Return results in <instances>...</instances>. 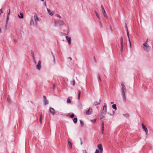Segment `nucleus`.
<instances>
[{
    "label": "nucleus",
    "mask_w": 153,
    "mask_h": 153,
    "mask_svg": "<svg viewBox=\"0 0 153 153\" xmlns=\"http://www.w3.org/2000/svg\"><path fill=\"white\" fill-rule=\"evenodd\" d=\"M39 19L36 15H34L33 16L31 17L30 19V25L36 26L37 25V22Z\"/></svg>",
    "instance_id": "obj_1"
},
{
    "label": "nucleus",
    "mask_w": 153,
    "mask_h": 153,
    "mask_svg": "<svg viewBox=\"0 0 153 153\" xmlns=\"http://www.w3.org/2000/svg\"><path fill=\"white\" fill-rule=\"evenodd\" d=\"M122 87V94L123 99L124 102L126 101V95L125 93L126 92V88L125 85L123 82L121 83Z\"/></svg>",
    "instance_id": "obj_2"
},
{
    "label": "nucleus",
    "mask_w": 153,
    "mask_h": 153,
    "mask_svg": "<svg viewBox=\"0 0 153 153\" xmlns=\"http://www.w3.org/2000/svg\"><path fill=\"white\" fill-rule=\"evenodd\" d=\"M120 45H121V49L120 51L121 52L123 51V39L122 37H121L120 39Z\"/></svg>",
    "instance_id": "obj_3"
},
{
    "label": "nucleus",
    "mask_w": 153,
    "mask_h": 153,
    "mask_svg": "<svg viewBox=\"0 0 153 153\" xmlns=\"http://www.w3.org/2000/svg\"><path fill=\"white\" fill-rule=\"evenodd\" d=\"M143 45L144 46V49L146 51H148L150 49V47L148 45V44H143Z\"/></svg>",
    "instance_id": "obj_4"
},
{
    "label": "nucleus",
    "mask_w": 153,
    "mask_h": 153,
    "mask_svg": "<svg viewBox=\"0 0 153 153\" xmlns=\"http://www.w3.org/2000/svg\"><path fill=\"white\" fill-rule=\"evenodd\" d=\"M92 109L91 108H89L86 111V114L87 115H89L92 114Z\"/></svg>",
    "instance_id": "obj_5"
},
{
    "label": "nucleus",
    "mask_w": 153,
    "mask_h": 153,
    "mask_svg": "<svg viewBox=\"0 0 153 153\" xmlns=\"http://www.w3.org/2000/svg\"><path fill=\"white\" fill-rule=\"evenodd\" d=\"M104 105L103 107V113L105 114L107 112V104L105 103H104Z\"/></svg>",
    "instance_id": "obj_6"
},
{
    "label": "nucleus",
    "mask_w": 153,
    "mask_h": 153,
    "mask_svg": "<svg viewBox=\"0 0 153 153\" xmlns=\"http://www.w3.org/2000/svg\"><path fill=\"white\" fill-rule=\"evenodd\" d=\"M102 9V12L103 14L105 17L107 18V16L105 12V11L104 9V8L102 5L101 6Z\"/></svg>",
    "instance_id": "obj_7"
},
{
    "label": "nucleus",
    "mask_w": 153,
    "mask_h": 153,
    "mask_svg": "<svg viewBox=\"0 0 153 153\" xmlns=\"http://www.w3.org/2000/svg\"><path fill=\"white\" fill-rule=\"evenodd\" d=\"M41 61L40 60L39 61L38 63L36 65V68L38 70H40L41 68Z\"/></svg>",
    "instance_id": "obj_8"
},
{
    "label": "nucleus",
    "mask_w": 153,
    "mask_h": 153,
    "mask_svg": "<svg viewBox=\"0 0 153 153\" xmlns=\"http://www.w3.org/2000/svg\"><path fill=\"white\" fill-rule=\"evenodd\" d=\"M142 127L143 129L146 132V134H147L148 133V129L147 128L143 123L142 124Z\"/></svg>",
    "instance_id": "obj_9"
},
{
    "label": "nucleus",
    "mask_w": 153,
    "mask_h": 153,
    "mask_svg": "<svg viewBox=\"0 0 153 153\" xmlns=\"http://www.w3.org/2000/svg\"><path fill=\"white\" fill-rule=\"evenodd\" d=\"M44 102L45 105H46L48 104V102L47 100L46 97L44 96H43Z\"/></svg>",
    "instance_id": "obj_10"
},
{
    "label": "nucleus",
    "mask_w": 153,
    "mask_h": 153,
    "mask_svg": "<svg viewBox=\"0 0 153 153\" xmlns=\"http://www.w3.org/2000/svg\"><path fill=\"white\" fill-rule=\"evenodd\" d=\"M50 111L52 115H54L55 113V110L53 108H51L50 109Z\"/></svg>",
    "instance_id": "obj_11"
},
{
    "label": "nucleus",
    "mask_w": 153,
    "mask_h": 153,
    "mask_svg": "<svg viewBox=\"0 0 153 153\" xmlns=\"http://www.w3.org/2000/svg\"><path fill=\"white\" fill-rule=\"evenodd\" d=\"M66 40H67L68 43L69 44H71V38L69 37L68 36H66Z\"/></svg>",
    "instance_id": "obj_12"
},
{
    "label": "nucleus",
    "mask_w": 153,
    "mask_h": 153,
    "mask_svg": "<svg viewBox=\"0 0 153 153\" xmlns=\"http://www.w3.org/2000/svg\"><path fill=\"white\" fill-rule=\"evenodd\" d=\"M47 9L48 13H49L50 15L52 16L54 14V12L53 11H52V12H51V11L48 8H47Z\"/></svg>",
    "instance_id": "obj_13"
},
{
    "label": "nucleus",
    "mask_w": 153,
    "mask_h": 153,
    "mask_svg": "<svg viewBox=\"0 0 153 153\" xmlns=\"http://www.w3.org/2000/svg\"><path fill=\"white\" fill-rule=\"evenodd\" d=\"M97 147L99 150L103 149L102 145L101 144H99L97 145Z\"/></svg>",
    "instance_id": "obj_14"
},
{
    "label": "nucleus",
    "mask_w": 153,
    "mask_h": 153,
    "mask_svg": "<svg viewBox=\"0 0 153 153\" xmlns=\"http://www.w3.org/2000/svg\"><path fill=\"white\" fill-rule=\"evenodd\" d=\"M68 144L69 146L70 147V148L71 149L72 147V143L70 141H68Z\"/></svg>",
    "instance_id": "obj_15"
},
{
    "label": "nucleus",
    "mask_w": 153,
    "mask_h": 153,
    "mask_svg": "<svg viewBox=\"0 0 153 153\" xmlns=\"http://www.w3.org/2000/svg\"><path fill=\"white\" fill-rule=\"evenodd\" d=\"M7 16H9L10 14V9H8L7 10Z\"/></svg>",
    "instance_id": "obj_16"
},
{
    "label": "nucleus",
    "mask_w": 153,
    "mask_h": 153,
    "mask_svg": "<svg viewBox=\"0 0 153 153\" xmlns=\"http://www.w3.org/2000/svg\"><path fill=\"white\" fill-rule=\"evenodd\" d=\"M100 101H99V102H95L94 103V105H97L99 104H100Z\"/></svg>",
    "instance_id": "obj_17"
},
{
    "label": "nucleus",
    "mask_w": 153,
    "mask_h": 153,
    "mask_svg": "<svg viewBox=\"0 0 153 153\" xmlns=\"http://www.w3.org/2000/svg\"><path fill=\"white\" fill-rule=\"evenodd\" d=\"M96 16L99 20V22H100V25H101V24H102L101 22V21L100 20V17L98 14H97Z\"/></svg>",
    "instance_id": "obj_18"
},
{
    "label": "nucleus",
    "mask_w": 153,
    "mask_h": 153,
    "mask_svg": "<svg viewBox=\"0 0 153 153\" xmlns=\"http://www.w3.org/2000/svg\"><path fill=\"white\" fill-rule=\"evenodd\" d=\"M112 107L113 108L115 109V110H116L117 109V107H116V105L115 104H114L112 105Z\"/></svg>",
    "instance_id": "obj_19"
},
{
    "label": "nucleus",
    "mask_w": 153,
    "mask_h": 153,
    "mask_svg": "<svg viewBox=\"0 0 153 153\" xmlns=\"http://www.w3.org/2000/svg\"><path fill=\"white\" fill-rule=\"evenodd\" d=\"M73 122H74V123H77V118H74L73 119Z\"/></svg>",
    "instance_id": "obj_20"
},
{
    "label": "nucleus",
    "mask_w": 153,
    "mask_h": 153,
    "mask_svg": "<svg viewBox=\"0 0 153 153\" xmlns=\"http://www.w3.org/2000/svg\"><path fill=\"white\" fill-rule=\"evenodd\" d=\"M80 94H81L80 91H79V94H78V100H79L80 99Z\"/></svg>",
    "instance_id": "obj_21"
},
{
    "label": "nucleus",
    "mask_w": 153,
    "mask_h": 153,
    "mask_svg": "<svg viewBox=\"0 0 153 153\" xmlns=\"http://www.w3.org/2000/svg\"><path fill=\"white\" fill-rule=\"evenodd\" d=\"M71 84L74 85L75 84V82L74 80L73 81H71Z\"/></svg>",
    "instance_id": "obj_22"
},
{
    "label": "nucleus",
    "mask_w": 153,
    "mask_h": 153,
    "mask_svg": "<svg viewBox=\"0 0 153 153\" xmlns=\"http://www.w3.org/2000/svg\"><path fill=\"white\" fill-rule=\"evenodd\" d=\"M20 14L21 15V16H20L19 15V18H23V14L22 13H20Z\"/></svg>",
    "instance_id": "obj_23"
},
{
    "label": "nucleus",
    "mask_w": 153,
    "mask_h": 153,
    "mask_svg": "<svg viewBox=\"0 0 153 153\" xmlns=\"http://www.w3.org/2000/svg\"><path fill=\"white\" fill-rule=\"evenodd\" d=\"M104 131V127L102 126V131H101V133L102 134H103Z\"/></svg>",
    "instance_id": "obj_24"
},
{
    "label": "nucleus",
    "mask_w": 153,
    "mask_h": 153,
    "mask_svg": "<svg viewBox=\"0 0 153 153\" xmlns=\"http://www.w3.org/2000/svg\"><path fill=\"white\" fill-rule=\"evenodd\" d=\"M42 114H41L40 116V123H42Z\"/></svg>",
    "instance_id": "obj_25"
},
{
    "label": "nucleus",
    "mask_w": 153,
    "mask_h": 153,
    "mask_svg": "<svg viewBox=\"0 0 153 153\" xmlns=\"http://www.w3.org/2000/svg\"><path fill=\"white\" fill-rule=\"evenodd\" d=\"M9 16H7L6 22V24H7L8 23V21L9 19Z\"/></svg>",
    "instance_id": "obj_26"
},
{
    "label": "nucleus",
    "mask_w": 153,
    "mask_h": 153,
    "mask_svg": "<svg viewBox=\"0 0 153 153\" xmlns=\"http://www.w3.org/2000/svg\"><path fill=\"white\" fill-rule=\"evenodd\" d=\"M80 121V123L81 124V126L82 127L83 126V125H84V123H83V122L82 120H81Z\"/></svg>",
    "instance_id": "obj_27"
},
{
    "label": "nucleus",
    "mask_w": 153,
    "mask_h": 153,
    "mask_svg": "<svg viewBox=\"0 0 153 153\" xmlns=\"http://www.w3.org/2000/svg\"><path fill=\"white\" fill-rule=\"evenodd\" d=\"M67 102L68 103H70L71 102V101L69 99H68L67 100Z\"/></svg>",
    "instance_id": "obj_28"
},
{
    "label": "nucleus",
    "mask_w": 153,
    "mask_h": 153,
    "mask_svg": "<svg viewBox=\"0 0 153 153\" xmlns=\"http://www.w3.org/2000/svg\"><path fill=\"white\" fill-rule=\"evenodd\" d=\"M60 25H62L63 24V20H61L60 21Z\"/></svg>",
    "instance_id": "obj_29"
},
{
    "label": "nucleus",
    "mask_w": 153,
    "mask_h": 153,
    "mask_svg": "<svg viewBox=\"0 0 153 153\" xmlns=\"http://www.w3.org/2000/svg\"><path fill=\"white\" fill-rule=\"evenodd\" d=\"M124 116L126 117H128L129 116V114H123Z\"/></svg>",
    "instance_id": "obj_30"
},
{
    "label": "nucleus",
    "mask_w": 153,
    "mask_h": 153,
    "mask_svg": "<svg viewBox=\"0 0 153 153\" xmlns=\"http://www.w3.org/2000/svg\"><path fill=\"white\" fill-rule=\"evenodd\" d=\"M96 119H95L94 120H91V121L93 123H95L96 121Z\"/></svg>",
    "instance_id": "obj_31"
},
{
    "label": "nucleus",
    "mask_w": 153,
    "mask_h": 153,
    "mask_svg": "<svg viewBox=\"0 0 153 153\" xmlns=\"http://www.w3.org/2000/svg\"><path fill=\"white\" fill-rule=\"evenodd\" d=\"M95 153H100V151L98 149H96Z\"/></svg>",
    "instance_id": "obj_32"
},
{
    "label": "nucleus",
    "mask_w": 153,
    "mask_h": 153,
    "mask_svg": "<svg viewBox=\"0 0 153 153\" xmlns=\"http://www.w3.org/2000/svg\"><path fill=\"white\" fill-rule=\"evenodd\" d=\"M31 54L32 55V56L33 58H34V55H33V51H31Z\"/></svg>",
    "instance_id": "obj_33"
},
{
    "label": "nucleus",
    "mask_w": 153,
    "mask_h": 153,
    "mask_svg": "<svg viewBox=\"0 0 153 153\" xmlns=\"http://www.w3.org/2000/svg\"><path fill=\"white\" fill-rule=\"evenodd\" d=\"M98 78H99V80L101 82V78H100V76L99 75L98 76Z\"/></svg>",
    "instance_id": "obj_34"
},
{
    "label": "nucleus",
    "mask_w": 153,
    "mask_h": 153,
    "mask_svg": "<svg viewBox=\"0 0 153 153\" xmlns=\"http://www.w3.org/2000/svg\"><path fill=\"white\" fill-rule=\"evenodd\" d=\"M74 114H72L71 116H70V117L71 118H73L74 117Z\"/></svg>",
    "instance_id": "obj_35"
},
{
    "label": "nucleus",
    "mask_w": 153,
    "mask_h": 153,
    "mask_svg": "<svg viewBox=\"0 0 153 153\" xmlns=\"http://www.w3.org/2000/svg\"><path fill=\"white\" fill-rule=\"evenodd\" d=\"M128 41H129V45H130V47H131V42H130L129 38Z\"/></svg>",
    "instance_id": "obj_36"
},
{
    "label": "nucleus",
    "mask_w": 153,
    "mask_h": 153,
    "mask_svg": "<svg viewBox=\"0 0 153 153\" xmlns=\"http://www.w3.org/2000/svg\"><path fill=\"white\" fill-rule=\"evenodd\" d=\"M3 13V12L2 10V9H0V15L1 14Z\"/></svg>",
    "instance_id": "obj_37"
},
{
    "label": "nucleus",
    "mask_w": 153,
    "mask_h": 153,
    "mask_svg": "<svg viewBox=\"0 0 153 153\" xmlns=\"http://www.w3.org/2000/svg\"><path fill=\"white\" fill-rule=\"evenodd\" d=\"M148 39H147L146 40V42L144 44H148L147 43H148Z\"/></svg>",
    "instance_id": "obj_38"
},
{
    "label": "nucleus",
    "mask_w": 153,
    "mask_h": 153,
    "mask_svg": "<svg viewBox=\"0 0 153 153\" xmlns=\"http://www.w3.org/2000/svg\"><path fill=\"white\" fill-rule=\"evenodd\" d=\"M55 88V84H53V89H54Z\"/></svg>",
    "instance_id": "obj_39"
},
{
    "label": "nucleus",
    "mask_w": 153,
    "mask_h": 153,
    "mask_svg": "<svg viewBox=\"0 0 153 153\" xmlns=\"http://www.w3.org/2000/svg\"><path fill=\"white\" fill-rule=\"evenodd\" d=\"M100 150V153H102L103 151V149Z\"/></svg>",
    "instance_id": "obj_40"
},
{
    "label": "nucleus",
    "mask_w": 153,
    "mask_h": 153,
    "mask_svg": "<svg viewBox=\"0 0 153 153\" xmlns=\"http://www.w3.org/2000/svg\"><path fill=\"white\" fill-rule=\"evenodd\" d=\"M127 36L128 37V39L129 38V36H128V31H127Z\"/></svg>",
    "instance_id": "obj_41"
},
{
    "label": "nucleus",
    "mask_w": 153,
    "mask_h": 153,
    "mask_svg": "<svg viewBox=\"0 0 153 153\" xmlns=\"http://www.w3.org/2000/svg\"><path fill=\"white\" fill-rule=\"evenodd\" d=\"M57 17H59V18H61V16L60 15H57Z\"/></svg>",
    "instance_id": "obj_42"
},
{
    "label": "nucleus",
    "mask_w": 153,
    "mask_h": 153,
    "mask_svg": "<svg viewBox=\"0 0 153 153\" xmlns=\"http://www.w3.org/2000/svg\"><path fill=\"white\" fill-rule=\"evenodd\" d=\"M7 101L8 102H10V99L8 98H7Z\"/></svg>",
    "instance_id": "obj_43"
},
{
    "label": "nucleus",
    "mask_w": 153,
    "mask_h": 153,
    "mask_svg": "<svg viewBox=\"0 0 153 153\" xmlns=\"http://www.w3.org/2000/svg\"><path fill=\"white\" fill-rule=\"evenodd\" d=\"M102 126L104 127V123H102Z\"/></svg>",
    "instance_id": "obj_44"
},
{
    "label": "nucleus",
    "mask_w": 153,
    "mask_h": 153,
    "mask_svg": "<svg viewBox=\"0 0 153 153\" xmlns=\"http://www.w3.org/2000/svg\"><path fill=\"white\" fill-rule=\"evenodd\" d=\"M114 103V102H111V104H113Z\"/></svg>",
    "instance_id": "obj_45"
},
{
    "label": "nucleus",
    "mask_w": 153,
    "mask_h": 153,
    "mask_svg": "<svg viewBox=\"0 0 153 153\" xmlns=\"http://www.w3.org/2000/svg\"><path fill=\"white\" fill-rule=\"evenodd\" d=\"M69 58L71 60H72V59H71V57H69Z\"/></svg>",
    "instance_id": "obj_46"
},
{
    "label": "nucleus",
    "mask_w": 153,
    "mask_h": 153,
    "mask_svg": "<svg viewBox=\"0 0 153 153\" xmlns=\"http://www.w3.org/2000/svg\"><path fill=\"white\" fill-rule=\"evenodd\" d=\"M95 13H96V15H97V14H98L96 12H95Z\"/></svg>",
    "instance_id": "obj_47"
},
{
    "label": "nucleus",
    "mask_w": 153,
    "mask_h": 153,
    "mask_svg": "<svg viewBox=\"0 0 153 153\" xmlns=\"http://www.w3.org/2000/svg\"><path fill=\"white\" fill-rule=\"evenodd\" d=\"M1 29L0 28V33H1Z\"/></svg>",
    "instance_id": "obj_48"
},
{
    "label": "nucleus",
    "mask_w": 153,
    "mask_h": 153,
    "mask_svg": "<svg viewBox=\"0 0 153 153\" xmlns=\"http://www.w3.org/2000/svg\"><path fill=\"white\" fill-rule=\"evenodd\" d=\"M55 25H56L57 24H56V22H55Z\"/></svg>",
    "instance_id": "obj_49"
},
{
    "label": "nucleus",
    "mask_w": 153,
    "mask_h": 153,
    "mask_svg": "<svg viewBox=\"0 0 153 153\" xmlns=\"http://www.w3.org/2000/svg\"><path fill=\"white\" fill-rule=\"evenodd\" d=\"M94 60H95V58L94 57Z\"/></svg>",
    "instance_id": "obj_50"
},
{
    "label": "nucleus",
    "mask_w": 153,
    "mask_h": 153,
    "mask_svg": "<svg viewBox=\"0 0 153 153\" xmlns=\"http://www.w3.org/2000/svg\"><path fill=\"white\" fill-rule=\"evenodd\" d=\"M42 1H44V0H41Z\"/></svg>",
    "instance_id": "obj_51"
}]
</instances>
